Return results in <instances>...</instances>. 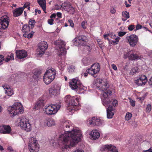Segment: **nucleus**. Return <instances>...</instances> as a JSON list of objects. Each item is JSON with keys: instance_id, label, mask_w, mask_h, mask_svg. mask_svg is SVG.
Returning a JSON list of instances; mask_svg holds the SVG:
<instances>
[{"instance_id": "1", "label": "nucleus", "mask_w": 152, "mask_h": 152, "mask_svg": "<svg viewBox=\"0 0 152 152\" xmlns=\"http://www.w3.org/2000/svg\"><path fill=\"white\" fill-rule=\"evenodd\" d=\"M61 126L65 131V133L60 135L58 138L59 142L64 145L62 147L63 151H67L68 148L75 146L81 139L82 132L79 130L74 129L71 131H68L69 129H72L73 126L68 121L62 122Z\"/></svg>"}, {"instance_id": "2", "label": "nucleus", "mask_w": 152, "mask_h": 152, "mask_svg": "<svg viewBox=\"0 0 152 152\" xmlns=\"http://www.w3.org/2000/svg\"><path fill=\"white\" fill-rule=\"evenodd\" d=\"M96 86L99 89L102 91H105L102 94V99L103 104L106 106V104H109L108 100V96L111 95V91L109 90H106L109 88V86L108 83L105 80H102L101 79H98L96 80Z\"/></svg>"}, {"instance_id": "3", "label": "nucleus", "mask_w": 152, "mask_h": 152, "mask_svg": "<svg viewBox=\"0 0 152 152\" xmlns=\"http://www.w3.org/2000/svg\"><path fill=\"white\" fill-rule=\"evenodd\" d=\"M64 100L66 102L68 103L67 109L69 111H71L73 110H76V107L78 104V99L77 98L68 95L64 98Z\"/></svg>"}, {"instance_id": "4", "label": "nucleus", "mask_w": 152, "mask_h": 152, "mask_svg": "<svg viewBox=\"0 0 152 152\" xmlns=\"http://www.w3.org/2000/svg\"><path fill=\"white\" fill-rule=\"evenodd\" d=\"M7 110L10 113L12 114V116H15L19 113H22L23 111L22 105L20 103H15L12 106L8 107Z\"/></svg>"}, {"instance_id": "5", "label": "nucleus", "mask_w": 152, "mask_h": 152, "mask_svg": "<svg viewBox=\"0 0 152 152\" xmlns=\"http://www.w3.org/2000/svg\"><path fill=\"white\" fill-rule=\"evenodd\" d=\"M60 105L56 104L45 106L44 108L46 114L48 115H50L56 113L60 109Z\"/></svg>"}, {"instance_id": "6", "label": "nucleus", "mask_w": 152, "mask_h": 152, "mask_svg": "<svg viewBox=\"0 0 152 152\" xmlns=\"http://www.w3.org/2000/svg\"><path fill=\"white\" fill-rule=\"evenodd\" d=\"M54 44L58 46L60 49L59 56H63L66 54V51L65 48L66 43L65 42L61 40H58L54 42Z\"/></svg>"}, {"instance_id": "7", "label": "nucleus", "mask_w": 152, "mask_h": 152, "mask_svg": "<svg viewBox=\"0 0 152 152\" xmlns=\"http://www.w3.org/2000/svg\"><path fill=\"white\" fill-rule=\"evenodd\" d=\"M88 39L86 36L81 35L76 37L74 40V44L76 46L81 45H84L86 44Z\"/></svg>"}, {"instance_id": "8", "label": "nucleus", "mask_w": 152, "mask_h": 152, "mask_svg": "<svg viewBox=\"0 0 152 152\" xmlns=\"http://www.w3.org/2000/svg\"><path fill=\"white\" fill-rule=\"evenodd\" d=\"M28 148L30 152H37L39 149L37 140L34 138H31L29 141Z\"/></svg>"}, {"instance_id": "9", "label": "nucleus", "mask_w": 152, "mask_h": 152, "mask_svg": "<svg viewBox=\"0 0 152 152\" xmlns=\"http://www.w3.org/2000/svg\"><path fill=\"white\" fill-rule=\"evenodd\" d=\"M100 69V66L98 63H96L92 64L90 68L87 70L89 74L92 75L98 73Z\"/></svg>"}, {"instance_id": "10", "label": "nucleus", "mask_w": 152, "mask_h": 152, "mask_svg": "<svg viewBox=\"0 0 152 152\" xmlns=\"http://www.w3.org/2000/svg\"><path fill=\"white\" fill-rule=\"evenodd\" d=\"M126 39L129 44L130 46L132 47H134L136 45L138 41V37L134 34L127 36L126 37Z\"/></svg>"}, {"instance_id": "11", "label": "nucleus", "mask_w": 152, "mask_h": 152, "mask_svg": "<svg viewBox=\"0 0 152 152\" xmlns=\"http://www.w3.org/2000/svg\"><path fill=\"white\" fill-rule=\"evenodd\" d=\"M9 20L7 16H4L0 18V29H4L9 25Z\"/></svg>"}, {"instance_id": "12", "label": "nucleus", "mask_w": 152, "mask_h": 152, "mask_svg": "<svg viewBox=\"0 0 152 152\" xmlns=\"http://www.w3.org/2000/svg\"><path fill=\"white\" fill-rule=\"evenodd\" d=\"M48 47V45L47 42L45 41L41 42L39 44V48L37 50L38 54L41 55L44 54Z\"/></svg>"}, {"instance_id": "13", "label": "nucleus", "mask_w": 152, "mask_h": 152, "mask_svg": "<svg viewBox=\"0 0 152 152\" xmlns=\"http://www.w3.org/2000/svg\"><path fill=\"white\" fill-rule=\"evenodd\" d=\"M69 86L72 89H75L77 88L78 85H81V83L78 77L72 79L69 82Z\"/></svg>"}, {"instance_id": "14", "label": "nucleus", "mask_w": 152, "mask_h": 152, "mask_svg": "<svg viewBox=\"0 0 152 152\" xmlns=\"http://www.w3.org/2000/svg\"><path fill=\"white\" fill-rule=\"evenodd\" d=\"M147 81V78L145 75H143L141 77L135 80L134 83L138 86L144 85Z\"/></svg>"}, {"instance_id": "15", "label": "nucleus", "mask_w": 152, "mask_h": 152, "mask_svg": "<svg viewBox=\"0 0 152 152\" xmlns=\"http://www.w3.org/2000/svg\"><path fill=\"white\" fill-rule=\"evenodd\" d=\"M11 131V128L9 125H3L0 126V133L1 134H9Z\"/></svg>"}, {"instance_id": "16", "label": "nucleus", "mask_w": 152, "mask_h": 152, "mask_svg": "<svg viewBox=\"0 0 152 152\" xmlns=\"http://www.w3.org/2000/svg\"><path fill=\"white\" fill-rule=\"evenodd\" d=\"M60 88L57 85H54L50 89L49 92L50 94L54 96L58 95L59 93Z\"/></svg>"}, {"instance_id": "17", "label": "nucleus", "mask_w": 152, "mask_h": 152, "mask_svg": "<svg viewBox=\"0 0 152 152\" xmlns=\"http://www.w3.org/2000/svg\"><path fill=\"white\" fill-rule=\"evenodd\" d=\"M46 102V100H44L43 99L40 98L37 102L36 104L34 107V108L36 110H38L43 108Z\"/></svg>"}, {"instance_id": "18", "label": "nucleus", "mask_w": 152, "mask_h": 152, "mask_svg": "<svg viewBox=\"0 0 152 152\" xmlns=\"http://www.w3.org/2000/svg\"><path fill=\"white\" fill-rule=\"evenodd\" d=\"M16 53L17 58L20 59L24 58L27 56V52L24 50H17Z\"/></svg>"}, {"instance_id": "19", "label": "nucleus", "mask_w": 152, "mask_h": 152, "mask_svg": "<svg viewBox=\"0 0 152 152\" xmlns=\"http://www.w3.org/2000/svg\"><path fill=\"white\" fill-rule=\"evenodd\" d=\"M104 152H118L116 147L111 145H106L104 146Z\"/></svg>"}, {"instance_id": "20", "label": "nucleus", "mask_w": 152, "mask_h": 152, "mask_svg": "<svg viewBox=\"0 0 152 152\" xmlns=\"http://www.w3.org/2000/svg\"><path fill=\"white\" fill-rule=\"evenodd\" d=\"M114 109L113 107L110 105H109L107 109V117L108 118H111L114 115Z\"/></svg>"}, {"instance_id": "21", "label": "nucleus", "mask_w": 152, "mask_h": 152, "mask_svg": "<svg viewBox=\"0 0 152 152\" xmlns=\"http://www.w3.org/2000/svg\"><path fill=\"white\" fill-rule=\"evenodd\" d=\"M45 74L54 80L56 75V70L53 68H50L47 70Z\"/></svg>"}, {"instance_id": "22", "label": "nucleus", "mask_w": 152, "mask_h": 152, "mask_svg": "<svg viewBox=\"0 0 152 152\" xmlns=\"http://www.w3.org/2000/svg\"><path fill=\"white\" fill-rule=\"evenodd\" d=\"M55 122L54 120L52 118H46L44 122L45 125H47L48 127H51L55 125Z\"/></svg>"}, {"instance_id": "23", "label": "nucleus", "mask_w": 152, "mask_h": 152, "mask_svg": "<svg viewBox=\"0 0 152 152\" xmlns=\"http://www.w3.org/2000/svg\"><path fill=\"white\" fill-rule=\"evenodd\" d=\"M61 7L64 9L65 10L67 11L68 12H70L71 10L73 12L74 11V8L68 2L64 3L62 4Z\"/></svg>"}, {"instance_id": "24", "label": "nucleus", "mask_w": 152, "mask_h": 152, "mask_svg": "<svg viewBox=\"0 0 152 152\" xmlns=\"http://www.w3.org/2000/svg\"><path fill=\"white\" fill-rule=\"evenodd\" d=\"M91 138L93 140H96L99 137L100 134L97 130H93L90 134Z\"/></svg>"}, {"instance_id": "25", "label": "nucleus", "mask_w": 152, "mask_h": 152, "mask_svg": "<svg viewBox=\"0 0 152 152\" xmlns=\"http://www.w3.org/2000/svg\"><path fill=\"white\" fill-rule=\"evenodd\" d=\"M23 11V9L22 8H16L13 11V16L15 17H18L22 14Z\"/></svg>"}, {"instance_id": "26", "label": "nucleus", "mask_w": 152, "mask_h": 152, "mask_svg": "<svg viewBox=\"0 0 152 152\" xmlns=\"http://www.w3.org/2000/svg\"><path fill=\"white\" fill-rule=\"evenodd\" d=\"M37 1L39 4L42 8L45 13L46 10V0H37Z\"/></svg>"}, {"instance_id": "27", "label": "nucleus", "mask_w": 152, "mask_h": 152, "mask_svg": "<svg viewBox=\"0 0 152 152\" xmlns=\"http://www.w3.org/2000/svg\"><path fill=\"white\" fill-rule=\"evenodd\" d=\"M28 122H29L28 121L25 117H22L20 118L19 123L20 126L21 128L25 126H24Z\"/></svg>"}, {"instance_id": "28", "label": "nucleus", "mask_w": 152, "mask_h": 152, "mask_svg": "<svg viewBox=\"0 0 152 152\" xmlns=\"http://www.w3.org/2000/svg\"><path fill=\"white\" fill-rule=\"evenodd\" d=\"M53 80L50 77L47 75L45 74L43 77V80L44 83L48 85L49 84L53 81Z\"/></svg>"}, {"instance_id": "29", "label": "nucleus", "mask_w": 152, "mask_h": 152, "mask_svg": "<svg viewBox=\"0 0 152 152\" xmlns=\"http://www.w3.org/2000/svg\"><path fill=\"white\" fill-rule=\"evenodd\" d=\"M130 53L129 60H133L140 59L139 56L135 54L132 51H130Z\"/></svg>"}, {"instance_id": "30", "label": "nucleus", "mask_w": 152, "mask_h": 152, "mask_svg": "<svg viewBox=\"0 0 152 152\" xmlns=\"http://www.w3.org/2000/svg\"><path fill=\"white\" fill-rule=\"evenodd\" d=\"M129 18V13L128 12L126 11L122 12V19L124 21H125L127 19Z\"/></svg>"}, {"instance_id": "31", "label": "nucleus", "mask_w": 152, "mask_h": 152, "mask_svg": "<svg viewBox=\"0 0 152 152\" xmlns=\"http://www.w3.org/2000/svg\"><path fill=\"white\" fill-rule=\"evenodd\" d=\"M22 128L23 129L25 130L28 132L31 131V126L30 124L28 122Z\"/></svg>"}, {"instance_id": "32", "label": "nucleus", "mask_w": 152, "mask_h": 152, "mask_svg": "<svg viewBox=\"0 0 152 152\" xmlns=\"http://www.w3.org/2000/svg\"><path fill=\"white\" fill-rule=\"evenodd\" d=\"M31 28L29 27L27 24H24L22 28V31L23 33H28L30 31Z\"/></svg>"}, {"instance_id": "33", "label": "nucleus", "mask_w": 152, "mask_h": 152, "mask_svg": "<svg viewBox=\"0 0 152 152\" xmlns=\"http://www.w3.org/2000/svg\"><path fill=\"white\" fill-rule=\"evenodd\" d=\"M36 22L34 20L30 19L28 22V26L31 28V29L33 28L34 27V26Z\"/></svg>"}, {"instance_id": "34", "label": "nucleus", "mask_w": 152, "mask_h": 152, "mask_svg": "<svg viewBox=\"0 0 152 152\" xmlns=\"http://www.w3.org/2000/svg\"><path fill=\"white\" fill-rule=\"evenodd\" d=\"M14 59V55L12 53H11L10 56L8 55L6 58H5L4 61L6 62H8L11 60Z\"/></svg>"}, {"instance_id": "35", "label": "nucleus", "mask_w": 152, "mask_h": 152, "mask_svg": "<svg viewBox=\"0 0 152 152\" xmlns=\"http://www.w3.org/2000/svg\"><path fill=\"white\" fill-rule=\"evenodd\" d=\"M68 72L70 73H72L75 72V66L73 65L69 66L68 68Z\"/></svg>"}, {"instance_id": "36", "label": "nucleus", "mask_w": 152, "mask_h": 152, "mask_svg": "<svg viewBox=\"0 0 152 152\" xmlns=\"http://www.w3.org/2000/svg\"><path fill=\"white\" fill-rule=\"evenodd\" d=\"M82 61L85 65L86 66L90 64V60L88 58H84L83 59Z\"/></svg>"}, {"instance_id": "37", "label": "nucleus", "mask_w": 152, "mask_h": 152, "mask_svg": "<svg viewBox=\"0 0 152 152\" xmlns=\"http://www.w3.org/2000/svg\"><path fill=\"white\" fill-rule=\"evenodd\" d=\"M6 94L8 96H11L13 94V91L10 88L9 89L5 91Z\"/></svg>"}, {"instance_id": "38", "label": "nucleus", "mask_w": 152, "mask_h": 152, "mask_svg": "<svg viewBox=\"0 0 152 152\" xmlns=\"http://www.w3.org/2000/svg\"><path fill=\"white\" fill-rule=\"evenodd\" d=\"M132 115L131 113H127L125 117V120L127 121L129 120L130 119Z\"/></svg>"}, {"instance_id": "39", "label": "nucleus", "mask_w": 152, "mask_h": 152, "mask_svg": "<svg viewBox=\"0 0 152 152\" xmlns=\"http://www.w3.org/2000/svg\"><path fill=\"white\" fill-rule=\"evenodd\" d=\"M137 72V68H134L132 69L130 72V74L131 75H133L134 74Z\"/></svg>"}, {"instance_id": "40", "label": "nucleus", "mask_w": 152, "mask_h": 152, "mask_svg": "<svg viewBox=\"0 0 152 152\" xmlns=\"http://www.w3.org/2000/svg\"><path fill=\"white\" fill-rule=\"evenodd\" d=\"M95 122V117H93L92 118V119L89 121V124L90 125H93L94 126H95V124H96Z\"/></svg>"}, {"instance_id": "41", "label": "nucleus", "mask_w": 152, "mask_h": 152, "mask_svg": "<svg viewBox=\"0 0 152 152\" xmlns=\"http://www.w3.org/2000/svg\"><path fill=\"white\" fill-rule=\"evenodd\" d=\"M4 60V56L2 55H0V65L3 64Z\"/></svg>"}, {"instance_id": "42", "label": "nucleus", "mask_w": 152, "mask_h": 152, "mask_svg": "<svg viewBox=\"0 0 152 152\" xmlns=\"http://www.w3.org/2000/svg\"><path fill=\"white\" fill-rule=\"evenodd\" d=\"M151 105L150 104L148 105L146 107V112L148 113H149L151 111Z\"/></svg>"}, {"instance_id": "43", "label": "nucleus", "mask_w": 152, "mask_h": 152, "mask_svg": "<svg viewBox=\"0 0 152 152\" xmlns=\"http://www.w3.org/2000/svg\"><path fill=\"white\" fill-rule=\"evenodd\" d=\"M112 103L114 106H115L118 105V101L115 99H113L112 100Z\"/></svg>"}, {"instance_id": "44", "label": "nucleus", "mask_w": 152, "mask_h": 152, "mask_svg": "<svg viewBox=\"0 0 152 152\" xmlns=\"http://www.w3.org/2000/svg\"><path fill=\"white\" fill-rule=\"evenodd\" d=\"M120 39V38L119 37H117L116 38L115 37L114 40L112 41V42L113 43H115L117 44L118 42Z\"/></svg>"}, {"instance_id": "45", "label": "nucleus", "mask_w": 152, "mask_h": 152, "mask_svg": "<svg viewBox=\"0 0 152 152\" xmlns=\"http://www.w3.org/2000/svg\"><path fill=\"white\" fill-rule=\"evenodd\" d=\"M126 33V32L120 31L118 33V35L120 37H122L125 35Z\"/></svg>"}, {"instance_id": "46", "label": "nucleus", "mask_w": 152, "mask_h": 152, "mask_svg": "<svg viewBox=\"0 0 152 152\" xmlns=\"http://www.w3.org/2000/svg\"><path fill=\"white\" fill-rule=\"evenodd\" d=\"M130 51L125 54L124 55V58L125 59H126L127 58H129V57L130 56Z\"/></svg>"}, {"instance_id": "47", "label": "nucleus", "mask_w": 152, "mask_h": 152, "mask_svg": "<svg viewBox=\"0 0 152 152\" xmlns=\"http://www.w3.org/2000/svg\"><path fill=\"white\" fill-rule=\"evenodd\" d=\"M68 22L70 24V26L71 27H73L74 26V24L73 21L71 19H69L68 20Z\"/></svg>"}, {"instance_id": "48", "label": "nucleus", "mask_w": 152, "mask_h": 152, "mask_svg": "<svg viewBox=\"0 0 152 152\" xmlns=\"http://www.w3.org/2000/svg\"><path fill=\"white\" fill-rule=\"evenodd\" d=\"M130 103L132 106L134 107L135 105V102L130 99Z\"/></svg>"}, {"instance_id": "49", "label": "nucleus", "mask_w": 152, "mask_h": 152, "mask_svg": "<svg viewBox=\"0 0 152 152\" xmlns=\"http://www.w3.org/2000/svg\"><path fill=\"white\" fill-rule=\"evenodd\" d=\"M53 19L51 18L48 20V23L50 25H52L53 24Z\"/></svg>"}, {"instance_id": "50", "label": "nucleus", "mask_w": 152, "mask_h": 152, "mask_svg": "<svg viewBox=\"0 0 152 152\" xmlns=\"http://www.w3.org/2000/svg\"><path fill=\"white\" fill-rule=\"evenodd\" d=\"M34 33L33 31H31L30 33L28 34V38H31Z\"/></svg>"}, {"instance_id": "51", "label": "nucleus", "mask_w": 152, "mask_h": 152, "mask_svg": "<svg viewBox=\"0 0 152 152\" xmlns=\"http://www.w3.org/2000/svg\"><path fill=\"white\" fill-rule=\"evenodd\" d=\"M134 25H131L128 27V29L129 31H132L134 28Z\"/></svg>"}, {"instance_id": "52", "label": "nucleus", "mask_w": 152, "mask_h": 152, "mask_svg": "<svg viewBox=\"0 0 152 152\" xmlns=\"http://www.w3.org/2000/svg\"><path fill=\"white\" fill-rule=\"evenodd\" d=\"M3 87L5 89H6L7 90L9 89L10 88L9 86L7 84L3 86Z\"/></svg>"}, {"instance_id": "53", "label": "nucleus", "mask_w": 152, "mask_h": 152, "mask_svg": "<svg viewBox=\"0 0 152 152\" xmlns=\"http://www.w3.org/2000/svg\"><path fill=\"white\" fill-rule=\"evenodd\" d=\"M109 36L111 37L112 39H114L115 37V35L114 33H111L110 34H109L108 35Z\"/></svg>"}, {"instance_id": "54", "label": "nucleus", "mask_w": 152, "mask_h": 152, "mask_svg": "<svg viewBox=\"0 0 152 152\" xmlns=\"http://www.w3.org/2000/svg\"><path fill=\"white\" fill-rule=\"evenodd\" d=\"M143 27V26L140 24H137L136 26V30H138L139 29H141Z\"/></svg>"}, {"instance_id": "55", "label": "nucleus", "mask_w": 152, "mask_h": 152, "mask_svg": "<svg viewBox=\"0 0 152 152\" xmlns=\"http://www.w3.org/2000/svg\"><path fill=\"white\" fill-rule=\"evenodd\" d=\"M29 3L28 2L25 3L23 7H22L23 8V10H24V9L28 7V6H29Z\"/></svg>"}, {"instance_id": "56", "label": "nucleus", "mask_w": 152, "mask_h": 152, "mask_svg": "<svg viewBox=\"0 0 152 152\" xmlns=\"http://www.w3.org/2000/svg\"><path fill=\"white\" fill-rule=\"evenodd\" d=\"M111 66L112 68L115 70H116L117 69V68L116 66L114 64L111 65Z\"/></svg>"}, {"instance_id": "57", "label": "nucleus", "mask_w": 152, "mask_h": 152, "mask_svg": "<svg viewBox=\"0 0 152 152\" xmlns=\"http://www.w3.org/2000/svg\"><path fill=\"white\" fill-rule=\"evenodd\" d=\"M99 119H96L95 118V122H96V124H95V126H98L99 125Z\"/></svg>"}, {"instance_id": "58", "label": "nucleus", "mask_w": 152, "mask_h": 152, "mask_svg": "<svg viewBox=\"0 0 152 152\" xmlns=\"http://www.w3.org/2000/svg\"><path fill=\"white\" fill-rule=\"evenodd\" d=\"M116 12V10L114 8H112L110 10V12L112 14H114Z\"/></svg>"}, {"instance_id": "59", "label": "nucleus", "mask_w": 152, "mask_h": 152, "mask_svg": "<svg viewBox=\"0 0 152 152\" xmlns=\"http://www.w3.org/2000/svg\"><path fill=\"white\" fill-rule=\"evenodd\" d=\"M35 12L36 13L35 15H36L37 13L38 12L39 14H40L41 13V11L40 10H38L37 9H35Z\"/></svg>"}, {"instance_id": "60", "label": "nucleus", "mask_w": 152, "mask_h": 152, "mask_svg": "<svg viewBox=\"0 0 152 152\" xmlns=\"http://www.w3.org/2000/svg\"><path fill=\"white\" fill-rule=\"evenodd\" d=\"M108 35H109V34H104V38L105 39H107L108 40L109 39L108 38V37H109Z\"/></svg>"}, {"instance_id": "61", "label": "nucleus", "mask_w": 152, "mask_h": 152, "mask_svg": "<svg viewBox=\"0 0 152 152\" xmlns=\"http://www.w3.org/2000/svg\"><path fill=\"white\" fill-rule=\"evenodd\" d=\"M149 83L150 86H152V76L150 78L149 81Z\"/></svg>"}, {"instance_id": "62", "label": "nucleus", "mask_w": 152, "mask_h": 152, "mask_svg": "<svg viewBox=\"0 0 152 152\" xmlns=\"http://www.w3.org/2000/svg\"><path fill=\"white\" fill-rule=\"evenodd\" d=\"M57 15L58 17L61 18V13L60 12H58L57 13Z\"/></svg>"}, {"instance_id": "63", "label": "nucleus", "mask_w": 152, "mask_h": 152, "mask_svg": "<svg viewBox=\"0 0 152 152\" xmlns=\"http://www.w3.org/2000/svg\"><path fill=\"white\" fill-rule=\"evenodd\" d=\"M85 25V22L84 21L82 22L81 23V26H82V27L83 28H86Z\"/></svg>"}, {"instance_id": "64", "label": "nucleus", "mask_w": 152, "mask_h": 152, "mask_svg": "<svg viewBox=\"0 0 152 152\" xmlns=\"http://www.w3.org/2000/svg\"><path fill=\"white\" fill-rule=\"evenodd\" d=\"M143 152H152V149L151 148L148 150L144 151Z\"/></svg>"}]
</instances>
